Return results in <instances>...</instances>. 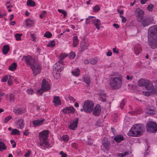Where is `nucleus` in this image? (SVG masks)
<instances>
[{
    "instance_id": "nucleus-17",
    "label": "nucleus",
    "mask_w": 157,
    "mask_h": 157,
    "mask_svg": "<svg viewBox=\"0 0 157 157\" xmlns=\"http://www.w3.org/2000/svg\"><path fill=\"white\" fill-rule=\"evenodd\" d=\"M138 21L140 22L144 27L148 26L151 23V20L149 18H143L140 21Z\"/></svg>"
},
{
    "instance_id": "nucleus-32",
    "label": "nucleus",
    "mask_w": 157,
    "mask_h": 157,
    "mask_svg": "<svg viewBox=\"0 0 157 157\" xmlns=\"http://www.w3.org/2000/svg\"><path fill=\"white\" fill-rule=\"evenodd\" d=\"M53 102L55 104V105H59L61 104V101L59 99V98L58 96H55L54 97Z\"/></svg>"
},
{
    "instance_id": "nucleus-39",
    "label": "nucleus",
    "mask_w": 157,
    "mask_h": 157,
    "mask_svg": "<svg viewBox=\"0 0 157 157\" xmlns=\"http://www.w3.org/2000/svg\"><path fill=\"white\" fill-rule=\"evenodd\" d=\"M10 134L13 135H20V131L17 129H13L12 130Z\"/></svg>"
},
{
    "instance_id": "nucleus-1",
    "label": "nucleus",
    "mask_w": 157,
    "mask_h": 157,
    "mask_svg": "<svg viewBox=\"0 0 157 157\" xmlns=\"http://www.w3.org/2000/svg\"><path fill=\"white\" fill-rule=\"evenodd\" d=\"M144 130V126L143 124H136L132 127L127 135L130 136L138 137L143 133Z\"/></svg>"
},
{
    "instance_id": "nucleus-52",
    "label": "nucleus",
    "mask_w": 157,
    "mask_h": 157,
    "mask_svg": "<svg viewBox=\"0 0 157 157\" xmlns=\"http://www.w3.org/2000/svg\"><path fill=\"white\" fill-rule=\"evenodd\" d=\"M75 57V54L74 52H71L70 54L69 58L71 59H73Z\"/></svg>"
},
{
    "instance_id": "nucleus-50",
    "label": "nucleus",
    "mask_w": 157,
    "mask_h": 157,
    "mask_svg": "<svg viewBox=\"0 0 157 157\" xmlns=\"http://www.w3.org/2000/svg\"><path fill=\"white\" fill-rule=\"evenodd\" d=\"M55 43L54 41H52L48 44V47H53L55 46Z\"/></svg>"
},
{
    "instance_id": "nucleus-24",
    "label": "nucleus",
    "mask_w": 157,
    "mask_h": 157,
    "mask_svg": "<svg viewBox=\"0 0 157 157\" xmlns=\"http://www.w3.org/2000/svg\"><path fill=\"white\" fill-rule=\"evenodd\" d=\"M101 111L100 106L99 105H97L94 108L93 111V114L95 116H98L100 114Z\"/></svg>"
},
{
    "instance_id": "nucleus-25",
    "label": "nucleus",
    "mask_w": 157,
    "mask_h": 157,
    "mask_svg": "<svg viewBox=\"0 0 157 157\" xmlns=\"http://www.w3.org/2000/svg\"><path fill=\"white\" fill-rule=\"evenodd\" d=\"M114 143V141L113 140H106L103 142V145L106 150H108L110 147V144H113Z\"/></svg>"
},
{
    "instance_id": "nucleus-16",
    "label": "nucleus",
    "mask_w": 157,
    "mask_h": 157,
    "mask_svg": "<svg viewBox=\"0 0 157 157\" xmlns=\"http://www.w3.org/2000/svg\"><path fill=\"white\" fill-rule=\"evenodd\" d=\"M39 144L40 147L42 149H45V147L46 146L49 147V143L46 141L47 140L39 139Z\"/></svg>"
},
{
    "instance_id": "nucleus-22",
    "label": "nucleus",
    "mask_w": 157,
    "mask_h": 157,
    "mask_svg": "<svg viewBox=\"0 0 157 157\" xmlns=\"http://www.w3.org/2000/svg\"><path fill=\"white\" fill-rule=\"evenodd\" d=\"M88 42L82 41L81 44V52H82L85 50H86L89 47V44Z\"/></svg>"
},
{
    "instance_id": "nucleus-18",
    "label": "nucleus",
    "mask_w": 157,
    "mask_h": 157,
    "mask_svg": "<svg viewBox=\"0 0 157 157\" xmlns=\"http://www.w3.org/2000/svg\"><path fill=\"white\" fill-rule=\"evenodd\" d=\"M142 51V48L141 45L139 44H137L134 46V53L137 55L139 54Z\"/></svg>"
},
{
    "instance_id": "nucleus-60",
    "label": "nucleus",
    "mask_w": 157,
    "mask_h": 157,
    "mask_svg": "<svg viewBox=\"0 0 157 157\" xmlns=\"http://www.w3.org/2000/svg\"><path fill=\"white\" fill-rule=\"evenodd\" d=\"M46 15V12L45 11H44L40 15V17L42 18H43Z\"/></svg>"
},
{
    "instance_id": "nucleus-40",
    "label": "nucleus",
    "mask_w": 157,
    "mask_h": 157,
    "mask_svg": "<svg viewBox=\"0 0 157 157\" xmlns=\"http://www.w3.org/2000/svg\"><path fill=\"white\" fill-rule=\"evenodd\" d=\"M27 5L29 6H34L36 5L35 3L32 0H28Z\"/></svg>"
},
{
    "instance_id": "nucleus-11",
    "label": "nucleus",
    "mask_w": 157,
    "mask_h": 157,
    "mask_svg": "<svg viewBox=\"0 0 157 157\" xmlns=\"http://www.w3.org/2000/svg\"><path fill=\"white\" fill-rule=\"evenodd\" d=\"M35 64L31 67L33 70L34 75H36L41 72V67L37 63Z\"/></svg>"
},
{
    "instance_id": "nucleus-41",
    "label": "nucleus",
    "mask_w": 157,
    "mask_h": 157,
    "mask_svg": "<svg viewBox=\"0 0 157 157\" xmlns=\"http://www.w3.org/2000/svg\"><path fill=\"white\" fill-rule=\"evenodd\" d=\"M128 154V151L124 152L122 153H119L118 154V156L119 157H124Z\"/></svg>"
},
{
    "instance_id": "nucleus-3",
    "label": "nucleus",
    "mask_w": 157,
    "mask_h": 157,
    "mask_svg": "<svg viewBox=\"0 0 157 157\" xmlns=\"http://www.w3.org/2000/svg\"><path fill=\"white\" fill-rule=\"evenodd\" d=\"M94 105V104L92 101L90 100L86 101L84 102L82 108L80 109V111L81 112L84 111L87 113H90L93 110Z\"/></svg>"
},
{
    "instance_id": "nucleus-46",
    "label": "nucleus",
    "mask_w": 157,
    "mask_h": 157,
    "mask_svg": "<svg viewBox=\"0 0 157 157\" xmlns=\"http://www.w3.org/2000/svg\"><path fill=\"white\" fill-rule=\"evenodd\" d=\"M27 91L28 94L30 95H32L34 93V90L31 88L28 89Z\"/></svg>"
},
{
    "instance_id": "nucleus-54",
    "label": "nucleus",
    "mask_w": 157,
    "mask_h": 157,
    "mask_svg": "<svg viewBox=\"0 0 157 157\" xmlns=\"http://www.w3.org/2000/svg\"><path fill=\"white\" fill-rule=\"evenodd\" d=\"M100 9L98 5H96L94 7L93 10L94 12H97Z\"/></svg>"
},
{
    "instance_id": "nucleus-4",
    "label": "nucleus",
    "mask_w": 157,
    "mask_h": 157,
    "mask_svg": "<svg viewBox=\"0 0 157 157\" xmlns=\"http://www.w3.org/2000/svg\"><path fill=\"white\" fill-rule=\"evenodd\" d=\"M148 38V44L152 49H155L157 48V35L156 37H150L149 36Z\"/></svg>"
},
{
    "instance_id": "nucleus-33",
    "label": "nucleus",
    "mask_w": 157,
    "mask_h": 157,
    "mask_svg": "<svg viewBox=\"0 0 157 157\" xmlns=\"http://www.w3.org/2000/svg\"><path fill=\"white\" fill-rule=\"evenodd\" d=\"M72 74L74 76L77 77L80 75V71L78 68H77L72 71Z\"/></svg>"
},
{
    "instance_id": "nucleus-38",
    "label": "nucleus",
    "mask_w": 157,
    "mask_h": 157,
    "mask_svg": "<svg viewBox=\"0 0 157 157\" xmlns=\"http://www.w3.org/2000/svg\"><path fill=\"white\" fill-rule=\"evenodd\" d=\"M6 149L7 147L5 144L4 143L0 141V151L5 150Z\"/></svg>"
},
{
    "instance_id": "nucleus-26",
    "label": "nucleus",
    "mask_w": 157,
    "mask_h": 157,
    "mask_svg": "<svg viewBox=\"0 0 157 157\" xmlns=\"http://www.w3.org/2000/svg\"><path fill=\"white\" fill-rule=\"evenodd\" d=\"M96 17H95V18L94 20L93 21L92 24L95 26L97 29L98 30H99L100 29V26L101 25V22L98 19H96Z\"/></svg>"
},
{
    "instance_id": "nucleus-15",
    "label": "nucleus",
    "mask_w": 157,
    "mask_h": 157,
    "mask_svg": "<svg viewBox=\"0 0 157 157\" xmlns=\"http://www.w3.org/2000/svg\"><path fill=\"white\" fill-rule=\"evenodd\" d=\"M148 83H147L145 86V87L147 90H151L153 93H155L156 92V89L154 88V86L153 84L151 82L148 80Z\"/></svg>"
},
{
    "instance_id": "nucleus-42",
    "label": "nucleus",
    "mask_w": 157,
    "mask_h": 157,
    "mask_svg": "<svg viewBox=\"0 0 157 157\" xmlns=\"http://www.w3.org/2000/svg\"><path fill=\"white\" fill-rule=\"evenodd\" d=\"M22 34L16 33L14 35V36L17 41L20 40H21V37L22 36Z\"/></svg>"
},
{
    "instance_id": "nucleus-28",
    "label": "nucleus",
    "mask_w": 157,
    "mask_h": 157,
    "mask_svg": "<svg viewBox=\"0 0 157 157\" xmlns=\"http://www.w3.org/2000/svg\"><path fill=\"white\" fill-rule=\"evenodd\" d=\"M114 140L117 143H119L123 141L124 140V138L122 135H117L115 136Z\"/></svg>"
},
{
    "instance_id": "nucleus-56",
    "label": "nucleus",
    "mask_w": 157,
    "mask_h": 157,
    "mask_svg": "<svg viewBox=\"0 0 157 157\" xmlns=\"http://www.w3.org/2000/svg\"><path fill=\"white\" fill-rule=\"evenodd\" d=\"M58 11L59 12L63 13L64 17H65L66 15L67 12L61 9H58Z\"/></svg>"
},
{
    "instance_id": "nucleus-9",
    "label": "nucleus",
    "mask_w": 157,
    "mask_h": 157,
    "mask_svg": "<svg viewBox=\"0 0 157 157\" xmlns=\"http://www.w3.org/2000/svg\"><path fill=\"white\" fill-rule=\"evenodd\" d=\"M64 66V64L63 62L58 61L54 64V69L58 72H61L63 70Z\"/></svg>"
},
{
    "instance_id": "nucleus-61",
    "label": "nucleus",
    "mask_w": 157,
    "mask_h": 157,
    "mask_svg": "<svg viewBox=\"0 0 157 157\" xmlns=\"http://www.w3.org/2000/svg\"><path fill=\"white\" fill-rule=\"evenodd\" d=\"M29 129H26L25 131L24 132V135L25 136H28L29 133Z\"/></svg>"
},
{
    "instance_id": "nucleus-6",
    "label": "nucleus",
    "mask_w": 157,
    "mask_h": 157,
    "mask_svg": "<svg viewBox=\"0 0 157 157\" xmlns=\"http://www.w3.org/2000/svg\"><path fill=\"white\" fill-rule=\"evenodd\" d=\"M24 58L27 65L31 67L35 65V64L36 63L34 58L31 56H25L24 57Z\"/></svg>"
},
{
    "instance_id": "nucleus-35",
    "label": "nucleus",
    "mask_w": 157,
    "mask_h": 157,
    "mask_svg": "<svg viewBox=\"0 0 157 157\" xmlns=\"http://www.w3.org/2000/svg\"><path fill=\"white\" fill-rule=\"evenodd\" d=\"M9 50L10 48L9 46L7 45H5L3 47L2 51L3 54L6 55L8 53Z\"/></svg>"
},
{
    "instance_id": "nucleus-44",
    "label": "nucleus",
    "mask_w": 157,
    "mask_h": 157,
    "mask_svg": "<svg viewBox=\"0 0 157 157\" xmlns=\"http://www.w3.org/2000/svg\"><path fill=\"white\" fill-rule=\"evenodd\" d=\"M98 61V59L96 58L92 59L90 60V63L92 65L95 64Z\"/></svg>"
},
{
    "instance_id": "nucleus-12",
    "label": "nucleus",
    "mask_w": 157,
    "mask_h": 157,
    "mask_svg": "<svg viewBox=\"0 0 157 157\" xmlns=\"http://www.w3.org/2000/svg\"><path fill=\"white\" fill-rule=\"evenodd\" d=\"M48 135V131L47 130H44L39 133V139L47 140Z\"/></svg>"
},
{
    "instance_id": "nucleus-62",
    "label": "nucleus",
    "mask_w": 157,
    "mask_h": 157,
    "mask_svg": "<svg viewBox=\"0 0 157 157\" xmlns=\"http://www.w3.org/2000/svg\"><path fill=\"white\" fill-rule=\"evenodd\" d=\"M68 98L71 101H72L73 102H75V99L72 96L69 95L68 96Z\"/></svg>"
},
{
    "instance_id": "nucleus-47",
    "label": "nucleus",
    "mask_w": 157,
    "mask_h": 157,
    "mask_svg": "<svg viewBox=\"0 0 157 157\" xmlns=\"http://www.w3.org/2000/svg\"><path fill=\"white\" fill-rule=\"evenodd\" d=\"M83 81L88 85H89L90 82V80L88 78H83Z\"/></svg>"
},
{
    "instance_id": "nucleus-34",
    "label": "nucleus",
    "mask_w": 157,
    "mask_h": 157,
    "mask_svg": "<svg viewBox=\"0 0 157 157\" xmlns=\"http://www.w3.org/2000/svg\"><path fill=\"white\" fill-rule=\"evenodd\" d=\"M8 96H9V101L11 102H13L15 99V97L14 95L12 94H10L9 95L8 94H6L5 97L6 99L7 98Z\"/></svg>"
},
{
    "instance_id": "nucleus-21",
    "label": "nucleus",
    "mask_w": 157,
    "mask_h": 157,
    "mask_svg": "<svg viewBox=\"0 0 157 157\" xmlns=\"http://www.w3.org/2000/svg\"><path fill=\"white\" fill-rule=\"evenodd\" d=\"M13 111L15 114L17 115H21L26 112V109L25 108H15L13 110Z\"/></svg>"
},
{
    "instance_id": "nucleus-37",
    "label": "nucleus",
    "mask_w": 157,
    "mask_h": 157,
    "mask_svg": "<svg viewBox=\"0 0 157 157\" xmlns=\"http://www.w3.org/2000/svg\"><path fill=\"white\" fill-rule=\"evenodd\" d=\"M17 67L16 63H13L9 67V68L10 71H14L16 69Z\"/></svg>"
},
{
    "instance_id": "nucleus-29",
    "label": "nucleus",
    "mask_w": 157,
    "mask_h": 157,
    "mask_svg": "<svg viewBox=\"0 0 157 157\" xmlns=\"http://www.w3.org/2000/svg\"><path fill=\"white\" fill-rule=\"evenodd\" d=\"M73 47H75L77 46L78 44L79 40L77 36H74L73 38Z\"/></svg>"
},
{
    "instance_id": "nucleus-2",
    "label": "nucleus",
    "mask_w": 157,
    "mask_h": 157,
    "mask_svg": "<svg viewBox=\"0 0 157 157\" xmlns=\"http://www.w3.org/2000/svg\"><path fill=\"white\" fill-rule=\"evenodd\" d=\"M122 84V78L121 75L113 76L109 78V85L113 89H119Z\"/></svg>"
},
{
    "instance_id": "nucleus-59",
    "label": "nucleus",
    "mask_w": 157,
    "mask_h": 157,
    "mask_svg": "<svg viewBox=\"0 0 157 157\" xmlns=\"http://www.w3.org/2000/svg\"><path fill=\"white\" fill-rule=\"evenodd\" d=\"M12 118L11 116H9L6 117L4 119V122L6 123L7 122Z\"/></svg>"
},
{
    "instance_id": "nucleus-63",
    "label": "nucleus",
    "mask_w": 157,
    "mask_h": 157,
    "mask_svg": "<svg viewBox=\"0 0 157 157\" xmlns=\"http://www.w3.org/2000/svg\"><path fill=\"white\" fill-rule=\"evenodd\" d=\"M31 153V151L30 150H28L27 152L25 154V157H29Z\"/></svg>"
},
{
    "instance_id": "nucleus-8",
    "label": "nucleus",
    "mask_w": 157,
    "mask_h": 157,
    "mask_svg": "<svg viewBox=\"0 0 157 157\" xmlns=\"http://www.w3.org/2000/svg\"><path fill=\"white\" fill-rule=\"evenodd\" d=\"M144 12L141 9L137 8L135 12L136 17L137 21H140L144 18Z\"/></svg>"
},
{
    "instance_id": "nucleus-19",
    "label": "nucleus",
    "mask_w": 157,
    "mask_h": 157,
    "mask_svg": "<svg viewBox=\"0 0 157 157\" xmlns=\"http://www.w3.org/2000/svg\"><path fill=\"white\" fill-rule=\"evenodd\" d=\"M155 112V108L153 106L147 108L145 110V112L149 115H154Z\"/></svg>"
},
{
    "instance_id": "nucleus-14",
    "label": "nucleus",
    "mask_w": 157,
    "mask_h": 157,
    "mask_svg": "<svg viewBox=\"0 0 157 157\" xmlns=\"http://www.w3.org/2000/svg\"><path fill=\"white\" fill-rule=\"evenodd\" d=\"M41 87L43 90L47 91L50 89L51 86L48 81L45 79H43L42 80Z\"/></svg>"
},
{
    "instance_id": "nucleus-51",
    "label": "nucleus",
    "mask_w": 157,
    "mask_h": 157,
    "mask_svg": "<svg viewBox=\"0 0 157 157\" xmlns=\"http://www.w3.org/2000/svg\"><path fill=\"white\" fill-rule=\"evenodd\" d=\"M153 5L152 4L149 5L147 7V10L150 11H152L153 10Z\"/></svg>"
},
{
    "instance_id": "nucleus-30",
    "label": "nucleus",
    "mask_w": 157,
    "mask_h": 157,
    "mask_svg": "<svg viewBox=\"0 0 157 157\" xmlns=\"http://www.w3.org/2000/svg\"><path fill=\"white\" fill-rule=\"evenodd\" d=\"M99 100L103 102H105L106 101V95L105 94L103 93H100L99 94Z\"/></svg>"
},
{
    "instance_id": "nucleus-23",
    "label": "nucleus",
    "mask_w": 157,
    "mask_h": 157,
    "mask_svg": "<svg viewBox=\"0 0 157 157\" xmlns=\"http://www.w3.org/2000/svg\"><path fill=\"white\" fill-rule=\"evenodd\" d=\"M63 111L66 114L73 113L75 112V109L72 106L67 107L63 109Z\"/></svg>"
},
{
    "instance_id": "nucleus-55",
    "label": "nucleus",
    "mask_w": 157,
    "mask_h": 157,
    "mask_svg": "<svg viewBox=\"0 0 157 157\" xmlns=\"http://www.w3.org/2000/svg\"><path fill=\"white\" fill-rule=\"evenodd\" d=\"M45 91H46L45 90H43V89H42V87H41V89L38 90L37 93L38 94L40 95L42 94L43 92Z\"/></svg>"
},
{
    "instance_id": "nucleus-20",
    "label": "nucleus",
    "mask_w": 157,
    "mask_h": 157,
    "mask_svg": "<svg viewBox=\"0 0 157 157\" xmlns=\"http://www.w3.org/2000/svg\"><path fill=\"white\" fill-rule=\"evenodd\" d=\"M45 121V119H43L42 120H36L32 121V123L34 126L35 127H38L42 125L44 122Z\"/></svg>"
},
{
    "instance_id": "nucleus-36",
    "label": "nucleus",
    "mask_w": 157,
    "mask_h": 157,
    "mask_svg": "<svg viewBox=\"0 0 157 157\" xmlns=\"http://www.w3.org/2000/svg\"><path fill=\"white\" fill-rule=\"evenodd\" d=\"M95 18V17L89 16L88 18L86 19V23L87 25H89L90 22L92 21V23H93V21L94 20Z\"/></svg>"
},
{
    "instance_id": "nucleus-64",
    "label": "nucleus",
    "mask_w": 157,
    "mask_h": 157,
    "mask_svg": "<svg viewBox=\"0 0 157 157\" xmlns=\"http://www.w3.org/2000/svg\"><path fill=\"white\" fill-rule=\"evenodd\" d=\"M60 154L61 155V157H66L67 155L66 153H64L63 151H60Z\"/></svg>"
},
{
    "instance_id": "nucleus-31",
    "label": "nucleus",
    "mask_w": 157,
    "mask_h": 157,
    "mask_svg": "<svg viewBox=\"0 0 157 157\" xmlns=\"http://www.w3.org/2000/svg\"><path fill=\"white\" fill-rule=\"evenodd\" d=\"M26 25L29 27H32L34 25V21L33 20L30 19L25 20Z\"/></svg>"
},
{
    "instance_id": "nucleus-53",
    "label": "nucleus",
    "mask_w": 157,
    "mask_h": 157,
    "mask_svg": "<svg viewBox=\"0 0 157 157\" xmlns=\"http://www.w3.org/2000/svg\"><path fill=\"white\" fill-rule=\"evenodd\" d=\"M125 104V102L124 100H123L120 104V107L121 109H123V107Z\"/></svg>"
},
{
    "instance_id": "nucleus-43",
    "label": "nucleus",
    "mask_w": 157,
    "mask_h": 157,
    "mask_svg": "<svg viewBox=\"0 0 157 157\" xmlns=\"http://www.w3.org/2000/svg\"><path fill=\"white\" fill-rule=\"evenodd\" d=\"M67 57V55L65 54H63L60 55L59 57V61L62 62V60L65 58Z\"/></svg>"
},
{
    "instance_id": "nucleus-27",
    "label": "nucleus",
    "mask_w": 157,
    "mask_h": 157,
    "mask_svg": "<svg viewBox=\"0 0 157 157\" xmlns=\"http://www.w3.org/2000/svg\"><path fill=\"white\" fill-rule=\"evenodd\" d=\"M148 80H145L144 78H141L138 82V85L141 87L145 86L146 84L148 83Z\"/></svg>"
},
{
    "instance_id": "nucleus-57",
    "label": "nucleus",
    "mask_w": 157,
    "mask_h": 157,
    "mask_svg": "<svg viewBox=\"0 0 157 157\" xmlns=\"http://www.w3.org/2000/svg\"><path fill=\"white\" fill-rule=\"evenodd\" d=\"M8 79V76L5 75L4 76L1 80V81L2 82H6Z\"/></svg>"
},
{
    "instance_id": "nucleus-7",
    "label": "nucleus",
    "mask_w": 157,
    "mask_h": 157,
    "mask_svg": "<svg viewBox=\"0 0 157 157\" xmlns=\"http://www.w3.org/2000/svg\"><path fill=\"white\" fill-rule=\"evenodd\" d=\"M157 35V25H154L150 27L148 29V36L150 37H156Z\"/></svg>"
},
{
    "instance_id": "nucleus-13",
    "label": "nucleus",
    "mask_w": 157,
    "mask_h": 157,
    "mask_svg": "<svg viewBox=\"0 0 157 157\" xmlns=\"http://www.w3.org/2000/svg\"><path fill=\"white\" fill-rule=\"evenodd\" d=\"M78 121V118H75L72 122L70 124L69 128L71 130H75L77 127Z\"/></svg>"
},
{
    "instance_id": "nucleus-58",
    "label": "nucleus",
    "mask_w": 157,
    "mask_h": 157,
    "mask_svg": "<svg viewBox=\"0 0 157 157\" xmlns=\"http://www.w3.org/2000/svg\"><path fill=\"white\" fill-rule=\"evenodd\" d=\"M31 37L32 38V40L33 41H36V37L34 34H31Z\"/></svg>"
},
{
    "instance_id": "nucleus-48",
    "label": "nucleus",
    "mask_w": 157,
    "mask_h": 157,
    "mask_svg": "<svg viewBox=\"0 0 157 157\" xmlns=\"http://www.w3.org/2000/svg\"><path fill=\"white\" fill-rule=\"evenodd\" d=\"M68 136L67 135H63L61 138V139L65 142H67L68 140Z\"/></svg>"
},
{
    "instance_id": "nucleus-10",
    "label": "nucleus",
    "mask_w": 157,
    "mask_h": 157,
    "mask_svg": "<svg viewBox=\"0 0 157 157\" xmlns=\"http://www.w3.org/2000/svg\"><path fill=\"white\" fill-rule=\"evenodd\" d=\"M16 120L15 121V124L18 128L22 129L25 125L24 119L22 118H15Z\"/></svg>"
},
{
    "instance_id": "nucleus-5",
    "label": "nucleus",
    "mask_w": 157,
    "mask_h": 157,
    "mask_svg": "<svg viewBox=\"0 0 157 157\" xmlns=\"http://www.w3.org/2000/svg\"><path fill=\"white\" fill-rule=\"evenodd\" d=\"M147 129L151 132H155L157 131V124L156 122L151 121L147 123Z\"/></svg>"
},
{
    "instance_id": "nucleus-45",
    "label": "nucleus",
    "mask_w": 157,
    "mask_h": 157,
    "mask_svg": "<svg viewBox=\"0 0 157 157\" xmlns=\"http://www.w3.org/2000/svg\"><path fill=\"white\" fill-rule=\"evenodd\" d=\"M44 36L47 38H50L52 36V34L50 32L47 31L44 34Z\"/></svg>"
},
{
    "instance_id": "nucleus-49",
    "label": "nucleus",
    "mask_w": 157,
    "mask_h": 157,
    "mask_svg": "<svg viewBox=\"0 0 157 157\" xmlns=\"http://www.w3.org/2000/svg\"><path fill=\"white\" fill-rule=\"evenodd\" d=\"M143 94H144L145 96H149L151 95V93H152V91H146V92L144 91L143 92Z\"/></svg>"
}]
</instances>
